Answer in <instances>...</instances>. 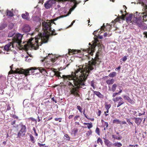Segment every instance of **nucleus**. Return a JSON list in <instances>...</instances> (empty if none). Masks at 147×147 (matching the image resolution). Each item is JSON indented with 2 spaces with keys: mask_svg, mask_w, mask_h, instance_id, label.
I'll return each mask as SVG.
<instances>
[{
  "mask_svg": "<svg viewBox=\"0 0 147 147\" xmlns=\"http://www.w3.org/2000/svg\"><path fill=\"white\" fill-rule=\"evenodd\" d=\"M56 3L55 0H50L47 1L44 4V6L45 8L48 9L51 8L53 5Z\"/></svg>",
  "mask_w": 147,
  "mask_h": 147,
  "instance_id": "nucleus-10",
  "label": "nucleus"
},
{
  "mask_svg": "<svg viewBox=\"0 0 147 147\" xmlns=\"http://www.w3.org/2000/svg\"><path fill=\"white\" fill-rule=\"evenodd\" d=\"M16 121H12L11 123V125H13L14 124H15V123H16Z\"/></svg>",
  "mask_w": 147,
  "mask_h": 147,
  "instance_id": "nucleus-60",
  "label": "nucleus"
},
{
  "mask_svg": "<svg viewBox=\"0 0 147 147\" xmlns=\"http://www.w3.org/2000/svg\"><path fill=\"white\" fill-rule=\"evenodd\" d=\"M38 145L39 146H40V147L42 146V144H41V143H38Z\"/></svg>",
  "mask_w": 147,
  "mask_h": 147,
  "instance_id": "nucleus-64",
  "label": "nucleus"
},
{
  "mask_svg": "<svg viewBox=\"0 0 147 147\" xmlns=\"http://www.w3.org/2000/svg\"><path fill=\"white\" fill-rule=\"evenodd\" d=\"M78 129H74V132L75 134L78 131Z\"/></svg>",
  "mask_w": 147,
  "mask_h": 147,
  "instance_id": "nucleus-55",
  "label": "nucleus"
},
{
  "mask_svg": "<svg viewBox=\"0 0 147 147\" xmlns=\"http://www.w3.org/2000/svg\"><path fill=\"white\" fill-rule=\"evenodd\" d=\"M135 122L138 125H139L141 123L142 121V119L140 118L134 117Z\"/></svg>",
  "mask_w": 147,
  "mask_h": 147,
  "instance_id": "nucleus-18",
  "label": "nucleus"
},
{
  "mask_svg": "<svg viewBox=\"0 0 147 147\" xmlns=\"http://www.w3.org/2000/svg\"><path fill=\"white\" fill-rule=\"evenodd\" d=\"M120 121L119 119H114L113 121V123H117V124L120 123Z\"/></svg>",
  "mask_w": 147,
  "mask_h": 147,
  "instance_id": "nucleus-32",
  "label": "nucleus"
},
{
  "mask_svg": "<svg viewBox=\"0 0 147 147\" xmlns=\"http://www.w3.org/2000/svg\"><path fill=\"white\" fill-rule=\"evenodd\" d=\"M107 27H108V28H109V30H110V29H111V28L112 27L111 26H110V25H107Z\"/></svg>",
  "mask_w": 147,
  "mask_h": 147,
  "instance_id": "nucleus-62",
  "label": "nucleus"
},
{
  "mask_svg": "<svg viewBox=\"0 0 147 147\" xmlns=\"http://www.w3.org/2000/svg\"><path fill=\"white\" fill-rule=\"evenodd\" d=\"M53 71L55 73V75L57 77H60V72L58 71Z\"/></svg>",
  "mask_w": 147,
  "mask_h": 147,
  "instance_id": "nucleus-26",
  "label": "nucleus"
},
{
  "mask_svg": "<svg viewBox=\"0 0 147 147\" xmlns=\"http://www.w3.org/2000/svg\"><path fill=\"white\" fill-rule=\"evenodd\" d=\"M59 1H69L71 2H73L74 3V5L70 9V14L71 13V12L74 9L77 7V5L79 4L81 2V1L79 2H77L76 0H59Z\"/></svg>",
  "mask_w": 147,
  "mask_h": 147,
  "instance_id": "nucleus-9",
  "label": "nucleus"
},
{
  "mask_svg": "<svg viewBox=\"0 0 147 147\" xmlns=\"http://www.w3.org/2000/svg\"><path fill=\"white\" fill-rule=\"evenodd\" d=\"M105 28V26L104 25V24H103V25L101 27V30H104Z\"/></svg>",
  "mask_w": 147,
  "mask_h": 147,
  "instance_id": "nucleus-50",
  "label": "nucleus"
},
{
  "mask_svg": "<svg viewBox=\"0 0 147 147\" xmlns=\"http://www.w3.org/2000/svg\"><path fill=\"white\" fill-rule=\"evenodd\" d=\"M42 119V117H40L39 116L38 117V122L40 121Z\"/></svg>",
  "mask_w": 147,
  "mask_h": 147,
  "instance_id": "nucleus-51",
  "label": "nucleus"
},
{
  "mask_svg": "<svg viewBox=\"0 0 147 147\" xmlns=\"http://www.w3.org/2000/svg\"><path fill=\"white\" fill-rule=\"evenodd\" d=\"M145 113V112H144V113H139L138 114L139 116H141L142 115H144Z\"/></svg>",
  "mask_w": 147,
  "mask_h": 147,
  "instance_id": "nucleus-56",
  "label": "nucleus"
},
{
  "mask_svg": "<svg viewBox=\"0 0 147 147\" xmlns=\"http://www.w3.org/2000/svg\"><path fill=\"white\" fill-rule=\"evenodd\" d=\"M81 51L80 50H74L69 49L68 53L70 55H72L74 54H76L78 53H80Z\"/></svg>",
  "mask_w": 147,
  "mask_h": 147,
  "instance_id": "nucleus-13",
  "label": "nucleus"
},
{
  "mask_svg": "<svg viewBox=\"0 0 147 147\" xmlns=\"http://www.w3.org/2000/svg\"><path fill=\"white\" fill-rule=\"evenodd\" d=\"M114 146L117 147H121L122 146V144L120 142H116L113 144Z\"/></svg>",
  "mask_w": 147,
  "mask_h": 147,
  "instance_id": "nucleus-25",
  "label": "nucleus"
},
{
  "mask_svg": "<svg viewBox=\"0 0 147 147\" xmlns=\"http://www.w3.org/2000/svg\"><path fill=\"white\" fill-rule=\"evenodd\" d=\"M24 69L22 68H17L15 70H11L9 73L10 74H22L24 75L25 76H26L27 74H26V73L24 72Z\"/></svg>",
  "mask_w": 147,
  "mask_h": 147,
  "instance_id": "nucleus-8",
  "label": "nucleus"
},
{
  "mask_svg": "<svg viewBox=\"0 0 147 147\" xmlns=\"http://www.w3.org/2000/svg\"><path fill=\"white\" fill-rule=\"evenodd\" d=\"M104 142L105 144L108 147H110L113 145L112 143L108 139H105Z\"/></svg>",
  "mask_w": 147,
  "mask_h": 147,
  "instance_id": "nucleus-19",
  "label": "nucleus"
},
{
  "mask_svg": "<svg viewBox=\"0 0 147 147\" xmlns=\"http://www.w3.org/2000/svg\"><path fill=\"white\" fill-rule=\"evenodd\" d=\"M123 98L125 100H127L128 101L130 98L128 96L124 95L123 96Z\"/></svg>",
  "mask_w": 147,
  "mask_h": 147,
  "instance_id": "nucleus-42",
  "label": "nucleus"
},
{
  "mask_svg": "<svg viewBox=\"0 0 147 147\" xmlns=\"http://www.w3.org/2000/svg\"><path fill=\"white\" fill-rule=\"evenodd\" d=\"M118 94L117 92L114 93L113 94L112 96L113 97V98H115V96Z\"/></svg>",
  "mask_w": 147,
  "mask_h": 147,
  "instance_id": "nucleus-48",
  "label": "nucleus"
},
{
  "mask_svg": "<svg viewBox=\"0 0 147 147\" xmlns=\"http://www.w3.org/2000/svg\"><path fill=\"white\" fill-rule=\"evenodd\" d=\"M57 59V57H54V58H52L51 59V61L52 62L54 63L55 62L56 60Z\"/></svg>",
  "mask_w": 147,
  "mask_h": 147,
  "instance_id": "nucleus-36",
  "label": "nucleus"
},
{
  "mask_svg": "<svg viewBox=\"0 0 147 147\" xmlns=\"http://www.w3.org/2000/svg\"><path fill=\"white\" fill-rule=\"evenodd\" d=\"M41 69H39V71L41 73H43L46 72L45 70L43 68L41 67Z\"/></svg>",
  "mask_w": 147,
  "mask_h": 147,
  "instance_id": "nucleus-41",
  "label": "nucleus"
},
{
  "mask_svg": "<svg viewBox=\"0 0 147 147\" xmlns=\"http://www.w3.org/2000/svg\"><path fill=\"white\" fill-rule=\"evenodd\" d=\"M95 132L98 135H100V129L99 128L97 127H96Z\"/></svg>",
  "mask_w": 147,
  "mask_h": 147,
  "instance_id": "nucleus-35",
  "label": "nucleus"
},
{
  "mask_svg": "<svg viewBox=\"0 0 147 147\" xmlns=\"http://www.w3.org/2000/svg\"><path fill=\"white\" fill-rule=\"evenodd\" d=\"M137 13L138 14V12H137V13H136V14H134V16H135V15H136L135 17H136V13ZM132 14L129 15V16L128 17H127V18L126 19V20L128 22H131L132 24H134L133 23V22H132V21H133V20H134V19L135 18V16H134V18H133V19H132Z\"/></svg>",
  "mask_w": 147,
  "mask_h": 147,
  "instance_id": "nucleus-14",
  "label": "nucleus"
},
{
  "mask_svg": "<svg viewBox=\"0 0 147 147\" xmlns=\"http://www.w3.org/2000/svg\"><path fill=\"white\" fill-rule=\"evenodd\" d=\"M92 133V131L91 130L88 131L86 133V136H89L90 135H91Z\"/></svg>",
  "mask_w": 147,
  "mask_h": 147,
  "instance_id": "nucleus-33",
  "label": "nucleus"
},
{
  "mask_svg": "<svg viewBox=\"0 0 147 147\" xmlns=\"http://www.w3.org/2000/svg\"><path fill=\"white\" fill-rule=\"evenodd\" d=\"M75 20H73L72 21V22H71V24L69 26V27H71V26H72L73 25V24L74 23H75Z\"/></svg>",
  "mask_w": 147,
  "mask_h": 147,
  "instance_id": "nucleus-54",
  "label": "nucleus"
},
{
  "mask_svg": "<svg viewBox=\"0 0 147 147\" xmlns=\"http://www.w3.org/2000/svg\"><path fill=\"white\" fill-rule=\"evenodd\" d=\"M11 109V107H10V106L9 105H7V107L6 109L7 111H9Z\"/></svg>",
  "mask_w": 147,
  "mask_h": 147,
  "instance_id": "nucleus-45",
  "label": "nucleus"
},
{
  "mask_svg": "<svg viewBox=\"0 0 147 147\" xmlns=\"http://www.w3.org/2000/svg\"><path fill=\"white\" fill-rule=\"evenodd\" d=\"M22 17L23 19H26L27 20H30L29 13L27 12H26L25 13L22 14Z\"/></svg>",
  "mask_w": 147,
  "mask_h": 147,
  "instance_id": "nucleus-16",
  "label": "nucleus"
},
{
  "mask_svg": "<svg viewBox=\"0 0 147 147\" xmlns=\"http://www.w3.org/2000/svg\"><path fill=\"white\" fill-rule=\"evenodd\" d=\"M132 114H133L134 115L136 116V114L137 113V112L136 111H132Z\"/></svg>",
  "mask_w": 147,
  "mask_h": 147,
  "instance_id": "nucleus-61",
  "label": "nucleus"
},
{
  "mask_svg": "<svg viewBox=\"0 0 147 147\" xmlns=\"http://www.w3.org/2000/svg\"><path fill=\"white\" fill-rule=\"evenodd\" d=\"M127 101L131 104H133L135 103V101L131 99L130 98H129Z\"/></svg>",
  "mask_w": 147,
  "mask_h": 147,
  "instance_id": "nucleus-34",
  "label": "nucleus"
},
{
  "mask_svg": "<svg viewBox=\"0 0 147 147\" xmlns=\"http://www.w3.org/2000/svg\"><path fill=\"white\" fill-rule=\"evenodd\" d=\"M98 41L94 42L92 45H91L90 43H89V45H90V46L87 49L83 50V51L88 53V56H87L86 55H85L89 59H90V57L89 56V55L92 56L93 53L95 50V47L98 45Z\"/></svg>",
  "mask_w": 147,
  "mask_h": 147,
  "instance_id": "nucleus-5",
  "label": "nucleus"
},
{
  "mask_svg": "<svg viewBox=\"0 0 147 147\" xmlns=\"http://www.w3.org/2000/svg\"><path fill=\"white\" fill-rule=\"evenodd\" d=\"M15 32L14 31H12L11 32H9L8 34V37H11L15 34Z\"/></svg>",
  "mask_w": 147,
  "mask_h": 147,
  "instance_id": "nucleus-23",
  "label": "nucleus"
},
{
  "mask_svg": "<svg viewBox=\"0 0 147 147\" xmlns=\"http://www.w3.org/2000/svg\"><path fill=\"white\" fill-rule=\"evenodd\" d=\"M114 82V80L113 79H111V80H108L106 81L107 83L109 85L113 84Z\"/></svg>",
  "mask_w": 147,
  "mask_h": 147,
  "instance_id": "nucleus-20",
  "label": "nucleus"
},
{
  "mask_svg": "<svg viewBox=\"0 0 147 147\" xmlns=\"http://www.w3.org/2000/svg\"><path fill=\"white\" fill-rule=\"evenodd\" d=\"M13 27V24H11L9 25V27L10 28H12Z\"/></svg>",
  "mask_w": 147,
  "mask_h": 147,
  "instance_id": "nucleus-47",
  "label": "nucleus"
},
{
  "mask_svg": "<svg viewBox=\"0 0 147 147\" xmlns=\"http://www.w3.org/2000/svg\"><path fill=\"white\" fill-rule=\"evenodd\" d=\"M30 137L31 142L32 143H34L35 142V140L34 139V136L30 134Z\"/></svg>",
  "mask_w": 147,
  "mask_h": 147,
  "instance_id": "nucleus-29",
  "label": "nucleus"
},
{
  "mask_svg": "<svg viewBox=\"0 0 147 147\" xmlns=\"http://www.w3.org/2000/svg\"><path fill=\"white\" fill-rule=\"evenodd\" d=\"M88 61L87 65L79 66L78 69L75 72H72L71 75H63L64 82L67 81V84L69 86L70 94L74 96L80 97L78 89L83 88L85 86L84 81L87 77L93 70H96V66L99 65L101 62L98 57V55L96 54L94 59Z\"/></svg>",
  "mask_w": 147,
  "mask_h": 147,
  "instance_id": "nucleus-1",
  "label": "nucleus"
},
{
  "mask_svg": "<svg viewBox=\"0 0 147 147\" xmlns=\"http://www.w3.org/2000/svg\"><path fill=\"white\" fill-rule=\"evenodd\" d=\"M80 116L79 115H76L75 116L74 118V121H76L78 119V118H79Z\"/></svg>",
  "mask_w": 147,
  "mask_h": 147,
  "instance_id": "nucleus-46",
  "label": "nucleus"
},
{
  "mask_svg": "<svg viewBox=\"0 0 147 147\" xmlns=\"http://www.w3.org/2000/svg\"><path fill=\"white\" fill-rule=\"evenodd\" d=\"M84 125H88V126L87 127H88V128L89 129H90V128H91L92 127V123H84Z\"/></svg>",
  "mask_w": 147,
  "mask_h": 147,
  "instance_id": "nucleus-30",
  "label": "nucleus"
},
{
  "mask_svg": "<svg viewBox=\"0 0 147 147\" xmlns=\"http://www.w3.org/2000/svg\"><path fill=\"white\" fill-rule=\"evenodd\" d=\"M97 142L98 144H99V143H100L101 144V145L102 144V139L100 138L99 137L98 138V139L97 140Z\"/></svg>",
  "mask_w": 147,
  "mask_h": 147,
  "instance_id": "nucleus-31",
  "label": "nucleus"
},
{
  "mask_svg": "<svg viewBox=\"0 0 147 147\" xmlns=\"http://www.w3.org/2000/svg\"><path fill=\"white\" fill-rule=\"evenodd\" d=\"M112 100L116 103H117V107L118 108L124 103L123 98L120 96H116L113 98Z\"/></svg>",
  "mask_w": 147,
  "mask_h": 147,
  "instance_id": "nucleus-6",
  "label": "nucleus"
},
{
  "mask_svg": "<svg viewBox=\"0 0 147 147\" xmlns=\"http://www.w3.org/2000/svg\"><path fill=\"white\" fill-rule=\"evenodd\" d=\"M64 136L66 138H67L69 140L70 139L69 136L67 134H65Z\"/></svg>",
  "mask_w": 147,
  "mask_h": 147,
  "instance_id": "nucleus-52",
  "label": "nucleus"
},
{
  "mask_svg": "<svg viewBox=\"0 0 147 147\" xmlns=\"http://www.w3.org/2000/svg\"><path fill=\"white\" fill-rule=\"evenodd\" d=\"M30 27L29 25L26 24L24 25L22 29V31L24 32H29L30 31Z\"/></svg>",
  "mask_w": 147,
  "mask_h": 147,
  "instance_id": "nucleus-12",
  "label": "nucleus"
},
{
  "mask_svg": "<svg viewBox=\"0 0 147 147\" xmlns=\"http://www.w3.org/2000/svg\"><path fill=\"white\" fill-rule=\"evenodd\" d=\"M94 92V94L96 95L99 98H104V96L100 92L98 91H94L93 90H92Z\"/></svg>",
  "mask_w": 147,
  "mask_h": 147,
  "instance_id": "nucleus-17",
  "label": "nucleus"
},
{
  "mask_svg": "<svg viewBox=\"0 0 147 147\" xmlns=\"http://www.w3.org/2000/svg\"><path fill=\"white\" fill-rule=\"evenodd\" d=\"M23 35L20 34H16L13 38L12 42L6 45L4 47V49L7 51L9 50H12V48H13V44L16 43L19 45H20L22 42V39Z\"/></svg>",
  "mask_w": 147,
  "mask_h": 147,
  "instance_id": "nucleus-4",
  "label": "nucleus"
},
{
  "mask_svg": "<svg viewBox=\"0 0 147 147\" xmlns=\"http://www.w3.org/2000/svg\"><path fill=\"white\" fill-rule=\"evenodd\" d=\"M74 116V115H69L68 117V118L69 119H71Z\"/></svg>",
  "mask_w": 147,
  "mask_h": 147,
  "instance_id": "nucleus-57",
  "label": "nucleus"
},
{
  "mask_svg": "<svg viewBox=\"0 0 147 147\" xmlns=\"http://www.w3.org/2000/svg\"><path fill=\"white\" fill-rule=\"evenodd\" d=\"M101 112L100 110L98 109V111L97 113L98 116H99L100 115Z\"/></svg>",
  "mask_w": 147,
  "mask_h": 147,
  "instance_id": "nucleus-49",
  "label": "nucleus"
},
{
  "mask_svg": "<svg viewBox=\"0 0 147 147\" xmlns=\"http://www.w3.org/2000/svg\"><path fill=\"white\" fill-rule=\"evenodd\" d=\"M51 100L53 101H54L55 103H56L57 102V101L55 100L54 99V98L53 97L51 98Z\"/></svg>",
  "mask_w": 147,
  "mask_h": 147,
  "instance_id": "nucleus-63",
  "label": "nucleus"
},
{
  "mask_svg": "<svg viewBox=\"0 0 147 147\" xmlns=\"http://www.w3.org/2000/svg\"><path fill=\"white\" fill-rule=\"evenodd\" d=\"M125 17V15L122 14L121 16L118 17L117 18L114 20L112 22H114L115 23V22H117L118 21L119 22L121 20H124Z\"/></svg>",
  "mask_w": 147,
  "mask_h": 147,
  "instance_id": "nucleus-15",
  "label": "nucleus"
},
{
  "mask_svg": "<svg viewBox=\"0 0 147 147\" xmlns=\"http://www.w3.org/2000/svg\"><path fill=\"white\" fill-rule=\"evenodd\" d=\"M77 108L78 109L79 111L80 112H82V108L80 106H77Z\"/></svg>",
  "mask_w": 147,
  "mask_h": 147,
  "instance_id": "nucleus-40",
  "label": "nucleus"
},
{
  "mask_svg": "<svg viewBox=\"0 0 147 147\" xmlns=\"http://www.w3.org/2000/svg\"><path fill=\"white\" fill-rule=\"evenodd\" d=\"M112 137L114 139H117V140H121L122 138V137L121 136H119V137H117L114 135H112Z\"/></svg>",
  "mask_w": 147,
  "mask_h": 147,
  "instance_id": "nucleus-27",
  "label": "nucleus"
},
{
  "mask_svg": "<svg viewBox=\"0 0 147 147\" xmlns=\"http://www.w3.org/2000/svg\"><path fill=\"white\" fill-rule=\"evenodd\" d=\"M35 69H34L33 67L27 69H24V72L26 73V74H27V75L25 76L26 77L28 75L32 74L33 72H34V70Z\"/></svg>",
  "mask_w": 147,
  "mask_h": 147,
  "instance_id": "nucleus-11",
  "label": "nucleus"
},
{
  "mask_svg": "<svg viewBox=\"0 0 147 147\" xmlns=\"http://www.w3.org/2000/svg\"><path fill=\"white\" fill-rule=\"evenodd\" d=\"M143 34L145 35L146 36V38H147V32H143Z\"/></svg>",
  "mask_w": 147,
  "mask_h": 147,
  "instance_id": "nucleus-58",
  "label": "nucleus"
},
{
  "mask_svg": "<svg viewBox=\"0 0 147 147\" xmlns=\"http://www.w3.org/2000/svg\"><path fill=\"white\" fill-rule=\"evenodd\" d=\"M117 86V85L115 84H114L112 86L111 90L113 92L115 91L116 89V88Z\"/></svg>",
  "mask_w": 147,
  "mask_h": 147,
  "instance_id": "nucleus-24",
  "label": "nucleus"
},
{
  "mask_svg": "<svg viewBox=\"0 0 147 147\" xmlns=\"http://www.w3.org/2000/svg\"><path fill=\"white\" fill-rule=\"evenodd\" d=\"M126 120H127V121L128 122V124L129 125H133V123L130 121V119H126Z\"/></svg>",
  "mask_w": 147,
  "mask_h": 147,
  "instance_id": "nucleus-39",
  "label": "nucleus"
},
{
  "mask_svg": "<svg viewBox=\"0 0 147 147\" xmlns=\"http://www.w3.org/2000/svg\"><path fill=\"white\" fill-rule=\"evenodd\" d=\"M20 129L18 134V137L19 138L24 136L26 131V127L25 125H20Z\"/></svg>",
  "mask_w": 147,
  "mask_h": 147,
  "instance_id": "nucleus-7",
  "label": "nucleus"
},
{
  "mask_svg": "<svg viewBox=\"0 0 147 147\" xmlns=\"http://www.w3.org/2000/svg\"><path fill=\"white\" fill-rule=\"evenodd\" d=\"M61 120H62L61 118H55V120L56 121H59V122H61Z\"/></svg>",
  "mask_w": 147,
  "mask_h": 147,
  "instance_id": "nucleus-44",
  "label": "nucleus"
},
{
  "mask_svg": "<svg viewBox=\"0 0 147 147\" xmlns=\"http://www.w3.org/2000/svg\"><path fill=\"white\" fill-rule=\"evenodd\" d=\"M105 107L106 110H109L111 107V105L110 104L108 105L106 103L105 104Z\"/></svg>",
  "mask_w": 147,
  "mask_h": 147,
  "instance_id": "nucleus-28",
  "label": "nucleus"
},
{
  "mask_svg": "<svg viewBox=\"0 0 147 147\" xmlns=\"http://www.w3.org/2000/svg\"><path fill=\"white\" fill-rule=\"evenodd\" d=\"M106 126V127H108V124L107 122H104V127H105Z\"/></svg>",
  "mask_w": 147,
  "mask_h": 147,
  "instance_id": "nucleus-53",
  "label": "nucleus"
},
{
  "mask_svg": "<svg viewBox=\"0 0 147 147\" xmlns=\"http://www.w3.org/2000/svg\"><path fill=\"white\" fill-rule=\"evenodd\" d=\"M116 73L115 72H113L111 73L109 75V76L111 78H113L116 75Z\"/></svg>",
  "mask_w": 147,
  "mask_h": 147,
  "instance_id": "nucleus-22",
  "label": "nucleus"
},
{
  "mask_svg": "<svg viewBox=\"0 0 147 147\" xmlns=\"http://www.w3.org/2000/svg\"><path fill=\"white\" fill-rule=\"evenodd\" d=\"M127 59V56H124L123 58H122L121 59L123 61H126Z\"/></svg>",
  "mask_w": 147,
  "mask_h": 147,
  "instance_id": "nucleus-43",
  "label": "nucleus"
},
{
  "mask_svg": "<svg viewBox=\"0 0 147 147\" xmlns=\"http://www.w3.org/2000/svg\"><path fill=\"white\" fill-rule=\"evenodd\" d=\"M28 120H31L32 121H34L35 122H37V120L36 119H35L33 117H30L28 118Z\"/></svg>",
  "mask_w": 147,
  "mask_h": 147,
  "instance_id": "nucleus-37",
  "label": "nucleus"
},
{
  "mask_svg": "<svg viewBox=\"0 0 147 147\" xmlns=\"http://www.w3.org/2000/svg\"><path fill=\"white\" fill-rule=\"evenodd\" d=\"M94 83H95V82H94V81L93 80H92L91 82V83H90L91 86L92 87H93V88L94 89H95V86H94Z\"/></svg>",
  "mask_w": 147,
  "mask_h": 147,
  "instance_id": "nucleus-38",
  "label": "nucleus"
},
{
  "mask_svg": "<svg viewBox=\"0 0 147 147\" xmlns=\"http://www.w3.org/2000/svg\"><path fill=\"white\" fill-rule=\"evenodd\" d=\"M68 15V14H67L61 16L53 19L51 22H47L45 21L43 22L42 25L44 32L43 34L39 33L36 37L29 39L27 41V44L24 45L25 48L26 50L30 48L36 50L38 48L39 45L41 46L43 43L47 42L49 39V34L55 35L57 34L55 33V30H51V27L52 24H55L54 21L59 19L66 17Z\"/></svg>",
  "mask_w": 147,
  "mask_h": 147,
  "instance_id": "nucleus-2",
  "label": "nucleus"
},
{
  "mask_svg": "<svg viewBox=\"0 0 147 147\" xmlns=\"http://www.w3.org/2000/svg\"><path fill=\"white\" fill-rule=\"evenodd\" d=\"M13 117L15 119H18V117L15 115H13Z\"/></svg>",
  "mask_w": 147,
  "mask_h": 147,
  "instance_id": "nucleus-59",
  "label": "nucleus"
},
{
  "mask_svg": "<svg viewBox=\"0 0 147 147\" xmlns=\"http://www.w3.org/2000/svg\"><path fill=\"white\" fill-rule=\"evenodd\" d=\"M144 7V10L145 12L142 13H136V16L135 15V18L134 19L132 22L133 24H136V25L141 28H142V24L143 23L142 21L143 20L144 21H147V5L145 4H143Z\"/></svg>",
  "mask_w": 147,
  "mask_h": 147,
  "instance_id": "nucleus-3",
  "label": "nucleus"
},
{
  "mask_svg": "<svg viewBox=\"0 0 147 147\" xmlns=\"http://www.w3.org/2000/svg\"><path fill=\"white\" fill-rule=\"evenodd\" d=\"M6 15L10 17H12L13 14L12 12L10 11L7 10L6 11Z\"/></svg>",
  "mask_w": 147,
  "mask_h": 147,
  "instance_id": "nucleus-21",
  "label": "nucleus"
}]
</instances>
